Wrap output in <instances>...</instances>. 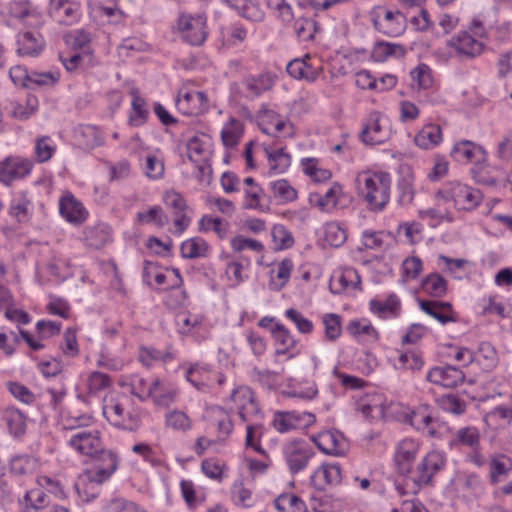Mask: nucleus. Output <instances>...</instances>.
Masks as SVG:
<instances>
[{
	"instance_id": "f257e3e1",
	"label": "nucleus",
	"mask_w": 512,
	"mask_h": 512,
	"mask_svg": "<svg viewBox=\"0 0 512 512\" xmlns=\"http://www.w3.org/2000/svg\"><path fill=\"white\" fill-rule=\"evenodd\" d=\"M69 445L79 453L89 457L93 472L88 478L98 483L105 482L117 469V455L106 449L97 430H82L75 433Z\"/></svg>"
},
{
	"instance_id": "f03ea898",
	"label": "nucleus",
	"mask_w": 512,
	"mask_h": 512,
	"mask_svg": "<svg viewBox=\"0 0 512 512\" xmlns=\"http://www.w3.org/2000/svg\"><path fill=\"white\" fill-rule=\"evenodd\" d=\"M358 194L370 211H382L390 200L391 176L387 172H362L356 178Z\"/></svg>"
},
{
	"instance_id": "7ed1b4c3",
	"label": "nucleus",
	"mask_w": 512,
	"mask_h": 512,
	"mask_svg": "<svg viewBox=\"0 0 512 512\" xmlns=\"http://www.w3.org/2000/svg\"><path fill=\"white\" fill-rule=\"evenodd\" d=\"M445 201H453L455 207L461 210H472L476 208L481 200L480 190L461 183H451L449 187L441 189L436 194Z\"/></svg>"
},
{
	"instance_id": "20e7f679",
	"label": "nucleus",
	"mask_w": 512,
	"mask_h": 512,
	"mask_svg": "<svg viewBox=\"0 0 512 512\" xmlns=\"http://www.w3.org/2000/svg\"><path fill=\"white\" fill-rule=\"evenodd\" d=\"M284 455L290 472L295 474L306 468L315 452L306 441L298 439L285 446Z\"/></svg>"
},
{
	"instance_id": "39448f33",
	"label": "nucleus",
	"mask_w": 512,
	"mask_h": 512,
	"mask_svg": "<svg viewBox=\"0 0 512 512\" xmlns=\"http://www.w3.org/2000/svg\"><path fill=\"white\" fill-rule=\"evenodd\" d=\"M178 27L183 39L193 46L202 45L206 40V17L203 15H182L178 20Z\"/></svg>"
},
{
	"instance_id": "423d86ee",
	"label": "nucleus",
	"mask_w": 512,
	"mask_h": 512,
	"mask_svg": "<svg viewBox=\"0 0 512 512\" xmlns=\"http://www.w3.org/2000/svg\"><path fill=\"white\" fill-rule=\"evenodd\" d=\"M445 465V457L438 451L429 452L417 466V476L413 478V482L421 487L431 483L433 476L443 469Z\"/></svg>"
},
{
	"instance_id": "0eeeda50",
	"label": "nucleus",
	"mask_w": 512,
	"mask_h": 512,
	"mask_svg": "<svg viewBox=\"0 0 512 512\" xmlns=\"http://www.w3.org/2000/svg\"><path fill=\"white\" fill-rule=\"evenodd\" d=\"M426 379L433 384L454 388L464 382L465 374L456 366H436L429 370Z\"/></svg>"
},
{
	"instance_id": "6e6552de",
	"label": "nucleus",
	"mask_w": 512,
	"mask_h": 512,
	"mask_svg": "<svg viewBox=\"0 0 512 512\" xmlns=\"http://www.w3.org/2000/svg\"><path fill=\"white\" fill-rule=\"evenodd\" d=\"M31 169L29 160L8 157L0 163V182L9 186L13 181L27 176Z\"/></svg>"
},
{
	"instance_id": "1a4fd4ad",
	"label": "nucleus",
	"mask_w": 512,
	"mask_h": 512,
	"mask_svg": "<svg viewBox=\"0 0 512 512\" xmlns=\"http://www.w3.org/2000/svg\"><path fill=\"white\" fill-rule=\"evenodd\" d=\"M418 449L419 445L413 439H404L398 443L394 454V462L399 474L406 476L411 473Z\"/></svg>"
},
{
	"instance_id": "9d476101",
	"label": "nucleus",
	"mask_w": 512,
	"mask_h": 512,
	"mask_svg": "<svg viewBox=\"0 0 512 512\" xmlns=\"http://www.w3.org/2000/svg\"><path fill=\"white\" fill-rule=\"evenodd\" d=\"M207 103V96L202 91H180L176 107L184 115H198L207 110Z\"/></svg>"
},
{
	"instance_id": "9b49d317",
	"label": "nucleus",
	"mask_w": 512,
	"mask_h": 512,
	"mask_svg": "<svg viewBox=\"0 0 512 512\" xmlns=\"http://www.w3.org/2000/svg\"><path fill=\"white\" fill-rule=\"evenodd\" d=\"M380 412L382 417L386 420H402L403 418L405 421H408L413 427H415L418 430H421L423 419H425L424 412L418 410L412 412L411 414H408L407 412L403 411V407L401 404L395 402L382 404L380 406Z\"/></svg>"
},
{
	"instance_id": "f8f14e48",
	"label": "nucleus",
	"mask_w": 512,
	"mask_h": 512,
	"mask_svg": "<svg viewBox=\"0 0 512 512\" xmlns=\"http://www.w3.org/2000/svg\"><path fill=\"white\" fill-rule=\"evenodd\" d=\"M452 156L458 162L481 164L486 161L487 154L482 146L464 140L455 144L452 150Z\"/></svg>"
},
{
	"instance_id": "ddd939ff",
	"label": "nucleus",
	"mask_w": 512,
	"mask_h": 512,
	"mask_svg": "<svg viewBox=\"0 0 512 512\" xmlns=\"http://www.w3.org/2000/svg\"><path fill=\"white\" fill-rule=\"evenodd\" d=\"M133 395L141 401L152 398L154 403L161 407H168L175 400L176 392L172 388H166L159 379H155L147 388V393L133 392Z\"/></svg>"
},
{
	"instance_id": "4468645a",
	"label": "nucleus",
	"mask_w": 512,
	"mask_h": 512,
	"mask_svg": "<svg viewBox=\"0 0 512 512\" xmlns=\"http://www.w3.org/2000/svg\"><path fill=\"white\" fill-rule=\"evenodd\" d=\"M59 211L63 218L75 225L84 222L88 214L82 203L70 193L60 199Z\"/></svg>"
},
{
	"instance_id": "2eb2a0df",
	"label": "nucleus",
	"mask_w": 512,
	"mask_h": 512,
	"mask_svg": "<svg viewBox=\"0 0 512 512\" xmlns=\"http://www.w3.org/2000/svg\"><path fill=\"white\" fill-rule=\"evenodd\" d=\"M449 46L466 58H474L481 54L483 44L468 32H460L449 40Z\"/></svg>"
},
{
	"instance_id": "dca6fc26",
	"label": "nucleus",
	"mask_w": 512,
	"mask_h": 512,
	"mask_svg": "<svg viewBox=\"0 0 512 512\" xmlns=\"http://www.w3.org/2000/svg\"><path fill=\"white\" fill-rule=\"evenodd\" d=\"M360 284L361 279L358 272L353 268H347L331 276L329 289L333 294H340L348 289H358Z\"/></svg>"
},
{
	"instance_id": "f3484780",
	"label": "nucleus",
	"mask_w": 512,
	"mask_h": 512,
	"mask_svg": "<svg viewBox=\"0 0 512 512\" xmlns=\"http://www.w3.org/2000/svg\"><path fill=\"white\" fill-rule=\"evenodd\" d=\"M49 14L58 23L71 25L77 18L78 4L69 0H51Z\"/></svg>"
},
{
	"instance_id": "a211bd4d",
	"label": "nucleus",
	"mask_w": 512,
	"mask_h": 512,
	"mask_svg": "<svg viewBox=\"0 0 512 512\" xmlns=\"http://www.w3.org/2000/svg\"><path fill=\"white\" fill-rule=\"evenodd\" d=\"M231 400L239 404V416L247 421V415L259 412L258 404L254 400L252 390L247 386H241L233 390Z\"/></svg>"
},
{
	"instance_id": "6ab92c4d",
	"label": "nucleus",
	"mask_w": 512,
	"mask_h": 512,
	"mask_svg": "<svg viewBox=\"0 0 512 512\" xmlns=\"http://www.w3.org/2000/svg\"><path fill=\"white\" fill-rule=\"evenodd\" d=\"M419 306L422 311L439 321L441 324L456 321L452 315V305L449 302L419 300Z\"/></svg>"
},
{
	"instance_id": "aec40b11",
	"label": "nucleus",
	"mask_w": 512,
	"mask_h": 512,
	"mask_svg": "<svg viewBox=\"0 0 512 512\" xmlns=\"http://www.w3.org/2000/svg\"><path fill=\"white\" fill-rule=\"evenodd\" d=\"M302 418H305L306 425L315 422V416L312 413H304L301 416L296 412H278L273 420V426L281 433L288 432L296 429Z\"/></svg>"
},
{
	"instance_id": "412c9836",
	"label": "nucleus",
	"mask_w": 512,
	"mask_h": 512,
	"mask_svg": "<svg viewBox=\"0 0 512 512\" xmlns=\"http://www.w3.org/2000/svg\"><path fill=\"white\" fill-rule=\"evenodd\" d=\"M19 504L20 512H47L50 497L42 489H32L25 493Z\"/></svg>"
},
{
	"instance_id": "4be33fe9",
	"label": "nucleus",
	"mask_w": 512,
	"mask_h": 512,
	"mask_svg": "<svg viewBox=\"0 0 512 512\" xmlns=\"http://www.w3.org/2000/svg\"><path fill=\"white\" fill-rule=\"evenodd\" d=\"M273 337L276 343L280 346L276 349L277 355H286L292 351L289 358L294 357L299 353L296 349L297 340L291 335L290 331L282 324H275L272 329Z\"/></svg>"
},
{
	"instance_id": "5701e85b",
	"label": "nucleus",
	"mask_w": 512,
	"mask_h": 512,
	"mask_svg": "<svg viewBox=\"0 0 512 512\" xmlns=\"http://www.w3.org/2000/svg\"><path fill=\"white\" fill-rule=\"evenodd\" d=\"M85 244L94 249L102 248L111 238L110 227L105 223L88 226L83 232Z\"/></svg>"
},
{
	"instance_id": "b1692460",
	"label": "nucleus",
	"mask_w": 512,
	"mask_h": 512,
	"mask_svg": "<svg viewBox=\"0 0 512 512\" xmlns=\"http://www.w3.org/2000/svg\"><path fill=\"white\" fill-rule=\"evenodd\" d=\"M274 84V77L271 74H260L258 76L247 77L243 81L245 96L247 98H256L263 92L268 91Z\"/></svg>"
},
{
	"instance_id": "393cba45",
	"label": "nucleus",
	"mask_w": 512,
	"mask_h": 512,
	"mask_svg": "<svg viewBox=\"0 0 512 512\" xmlns=\"http://www.w3.org/2000/svg\"><path fill=\"white\" fill-rule=\"evenodd\" d=\"M401 12L386 11L384 20L380 21L378 17H373L372 23L376 30L388 35L397 36L403 30V24L399 19H403Z\"/></svg>"
},
{
	"instance_id": "a878e982",
	"label": "nucleus",
	"mask_w": 512,
	"mask_h": 512,
	"mask_svg": "<svg viewBox=\"0 0 512 512\" xmlns=\"http://www.w3.org/2000/svg\"><path fill=\"white\" fill-rule=\"evenodd\" d=\"M360 139L365 144L376 145L384 142L385 135L382 134V128L379 123V113L370 114L368 122L360 133Z\"/></svg>"
},
{
	"instance_id": "bb28decb",
	"label": "nucleus",
	"mask_w": 512,
	"mask_h": 512,
	"mask_svg": "<svg viewBox=\"0 0 512 512\" xmlns=\"http://www.w3.org/2000/svg\"><path fill=\"white\" fill-rule=\"evenodd\" d=\"M442 140V129L437 124L425 125L415 136V144L423 149H432Z\"/></svg>"
},
{
	"instance_id": "cd10ccee",
	"label": "nucleus",
	"mask_w": 512,
	"mask_h": 512,
	"mask_svg": "<svg viewBox=\"0 0 512 512\" xmlns=\"http://www.w3.org/2000/svg\"><path fill=\"white\" fill-rule=\"evenodd\" d=\"M265 153L269 162V174L284 173L291 165V156L285 152L284 148L272 149L265 147Z\"/></svg>"
},
{
	"instance_id": "c85d7f7f",
	"label": "nucleus",
	"mask_w": 512,
	"mask_h": 512,
	"mask_svg": "<svg viewBox=\"0 0 512 512\" xmlns=\"http://www.w3.org/2000/svg\"><path fill=\"white\" fill-rule=\"evenodd\" d=\"M208 243L201 237L185 240L180 247L181 256L185 259L206 258L209 253Z\"/></svg>"
},
{
	"instance_id": "c756f323",
	"label": "nucleus",
	"mask_w": 512,
	"mask_h": 512,
	"mask_svg": "<svg viewBox=\"0 0 512 512\" xmlns=\"http://www.w3.org/2000/svg\"><path fill=\"white\" fill-rule=\"evenodd\" d=\"M244 133L243 124L234 117H231L221 131V140L226 148H235Z\"/></svg>"
},
{
	"instance_id": "7c9ffc66",
	"label": "nucleus",
	"mask_w": 512,
	"mask_h": 512,
	"mask_svg": "<svg viewBox=\"0 0 512 512\" xmlns=\"http://www.w3.org/2000/svg\"><path fill=\"white\" fill-rule=\"evenodd\" d=\"M34 32L27 31L19 35L17 52L19 55L37 56L43 48V41Z\"/></svg>"
},
{
	"instance_id": "2f4dec72",
	"label": "nucleus",
	"mask_w": 512,
	"mask_h": 512,
	"mask_svg": "<svg viewBox=\"0 0 512 512\" xmlns=\"http://www.w3.org/2000/svg\"><path fill=\"white\" fill-rule=\"evenodd\" d=\"M406 54V48L401 44L390 42H377L372 50V57L377 62H384L389 57L402 58Z\"/></svg>"
},
{
	"instance_id": "473e14b6",
	"label": "nucleus",
	"mask_w": 512,
	"mask_h": 512,
	"mask_svg": "<svg viewBox=\"0 0 512 512\" xmlns=\"http://www.w3.org/2000/svg\"><path fill=\"white\" fill-rule=\"evenodd\" d=\"M475 353V361L480 364L485 371L493 370L498 364V355L494 346L489 342H481Z\"/></svg>"
},
{
	"instance_id": "72a5a7b5",
	"label": "nucleus",
	"mask_w": 512,
	"mask_h": 512,
	"mask_svg": "<svg viewBox=\"0 0 512 512\" xmlns=\"http://www.w3.org/2000/svg\"><path fill=\"white\" fill-rule=\"evenodd\" d=\"M293 29L299 41L308 42L314 39L321 28L312 18L299 17L294 21Z\"/></svg>"
},
{
	"instance_id": "f704fd0d",
	"label": "nucleus",
	"mask_w": 512,
	"mask_h": 512,
	"mask_svg": "<svg viewBox=\"0 0 512 512\" xmlns=\"http://www.w3.org/2000/svg\"><path fill=\"white\" fill-rule=\"evenodd\" d=\"M370 309L382 318L396 317L400 311V301L396 295L391 294L385 301L371 300Z\"/></svg>"
},
{
	"instance_id": "c9c22d12",
	"label": "nucleus",
	"mask_w": 512,
	"mask_h": 512,
	"mask_svg": "<svg viewBox=\"0 0 512 512\" xmlns=\"http://www.w3.org/2000/svg\"><path fill=\"white\" fill-rule=\"evenodd\" d=\"M37 467V459L27 454L14 456L10 460V471L17 476L30 475Z\"/></svg>"
},
{
	"instance_id": "e433bc0d",
	"label": "nucleus",
	"mask_w": 512,
	"mask_h": 512,
	"mask_svg": "<svg viewBox=\"0 0 512 512\" xmlns=\"http://www.w3.org/2000/svg\"><path fill=\"white\" fill-rule=\"evenodd\" d=\"M422 289L430 296L440 298L446 294L447 281L438 273H431L421 283Z\"/></svg>"
},
{
	"instance_id": "4c0bfd02",
	"label": "nucleus",
	"mask_w": 512,
	"mask_h": 512,
	"mask_svg": "<svg viewBox=\"0 0 512 512\" xmlns=\"http://www.w3.org/2000/svg\"><path fill=\"white\" fill-rule=\"evenodd\" d=\"M274 505L279 512H286L287 507L289 512H307L305 502L294 494L283 493L279 495L275 499Z\"/></svg>"
},
{
	"instance_id": "58836bf2",
	"label": "nucleus",
	"mask_w": 512,
	"mask_h": 512,
	"mask_svg": "<svg viewBox=\"0 0 512 512\" xmlns=\"http://www.w3.org/2000/svg\"><path fill=\"white\" fill-rule=\"evenodd\" d=\"M288 74L295 79H306L314 81L318 73L311 65L302 59H294L290 61L286 68Z\"/></svg>"
},
{
	"instance_id": "ea45409f",
	"label": "nucleus",
	"mask_w": 512,
	"mask_h": 512,
	"mask_svg": "<svg viewBox=\"0 0 512 512\" xmlns=\"http://www.w3.org/2000/svg\"><path fill=\"white\" fill-rule=\"evenodd\" d=\"M132 100V113L130 114L129 120L132 125L140 126L144 124L148 117V110L146 109V101L139 95L137 89L131 90Z\"/></svg>"
},
{
	"instance_id": "a19ab883",
	"label": "nucleus",
	"mask_w": 512,
	"mask_h": 512,
	"mask_svg": "<svg viewBox=\"0 0 512 512\" xmlns=\"http://www.w3.org/2000/svg\"><path fill=\"white\" fill-rule=\"evenodd\" d=\"M512 470V460L503 455H497L492 458L490 463V478L493 484L499 482L502 477L508 475Z\"/></svg>"
},
{
	"instance_id": "79ce46f5",
	"label": "nucleus",
	"mask_w": 512,
	"mask_h": 512,
	"mask_svg": "<svg viewBox=\"0 0 512 512\" xmlns=\"http://www.w3.org/2000/svg\"><path fill=\"white\" fill-rule=\"evenodd\" d=\"M94 469L88 470L84 477L75 484L77 494L84 502H90L98 496V487L102 483H98L88 478V474L93 472Z\"/></svg>"
},
{
	"instance_id": "37998d69",
	"label": "nucleus",
	"mask_w": 512,
	"mask_h": 512,
	"mask_svg": "<svg viewBox=\"0 0 512 512\" xmlns=\"http://www.w3.org/2000/svg\"><path fill=\"white\" fill-rule=\"evenodd\" d=\"M75 136L79 143L86 148H94L101 144V137L95 126L80 125L75 129Z\"/></svg>"
},
{
	"instance_id": "c03bdc74",
	"label": "nucleus",
	"mask_w": 512,
	"mask_h": 512,
	"mask_svg": "<svg viewBox=\"0 0 512 512\" xmlns=\"http://www.w3.org/2000/svg\"><path fill=\"white\" fill-rule=\"evenodd\" d=\"M4 419L13 436L18 437L25 433L26 419L22 412L13 408L7 409L4 414Z\"/></svg>"
},
{
	"instance_id": "a18cd8bd",
	"label": "nucleus",
	"mask_w": 512,
	"mask_h": 512,
	"mask_svg": "<svg viewBox=\"0 0 512 512\" xmlns=\"http://www.w3.org/2000/svg\"><path fill=\"white\" fill-rule=\"evenodd\" d=\"M293 269L292 260L285 258L283 259L277 267L276 278L279 280L277 282L273 276H271L270 289L279 291L281 290L286 283L288 282L291 272Z\"/></svg>"
},
{
	"instance_id": "49530a36",
	"label": "nucleus",
	"mask_w": 512,
	"mask_h": 512,
	"mask_svg": "<svg viewBox=\"0 0 512 512\" xmlns=\"http://www.w3.org/2000/svg\"><path fill=\"white\" fill-rule=\"evenodd\" d=\"M271 189L274 197L279 198L282 203L292 202L297 199V191L286 179L272 182Z\"/></svg>"
},
{
	"instance_id": "de8ad7c7",
	"label": "nucleus",
	"mask_w": 512,
	"mask_h": 512,
	"mask_svg": "<svg viewBox=\"0 0 512 512\" xmlns=\"http://www.w3.org/2000/svg\"><path fill=\"white\" fill-rule=\"evenodd\" d=\"M325 241L332 247H340L347 239L346 231L336 222L325 225Z\"/></svg>"
},
{
	"instance_id": "09e8293b",
	"label": "nucleus",
	"mask_w": 512,
	"mask_h": 512,
	"mask_svg": "<svg viewBox=\"0 0 512 512\" xmlns=\"http://www.w3.org/2000/svg\"><path fill=\"white\" fill-rule=\"evenodd\" d=\"M59 75L52 72H36L31 71L26 73L24 77V85L26 87L32 88L33 85L36 86H45V85H53L58 81Z\"/></svg>"
},
{
	"instance_id": "8fccbe9b",
	"label": "nucleus",
	"mask_w": 512,
	"mask_h": 512,
	"mask_svg": "<svg viewBox=\"0 0 512 512\" xmlns=\"http://www.w3.org/2000/svg\"><path fill=\"white\" fill-rule=\"evenodd\" d=\"M325 337L328 341H336L342 333L341 317L338 314L329 313L323 316Z\"/></svg>"
},
{
	"instance_id": "3c124183",
	"label": "nucleus",
	"mask_w": 512,
	"mask_h": 512,
	"mask_svg": "<svg viewBox=\"0 0 512 512\" xmlns=\"http://www.w3.org/2000/svg\"><path fill=\"white\" fill-rule=\"evenodd\" d=\"M29 205L30 201L26 198L24 193H21L19 198L11 201L9 207V214L15 217L18 222H24L29 219Z\"/></svg>"
},
{
	"instance_id": "603ef678",
	"label": "nucleus",
	"mask_w": 512,
	"mask_h": 512,
	"mask_svg": "<svg viewBox=\"0 0 512 512\" xmlns=\"http://www.w3.org/2000/svg\"><path fill=\"white\" fill-rule=\"evenodd\" d=\"M397 188L399 191L398 203L402 206L411 204L414 199L412 175H407L399 179Z\"/></svg>"
},
{
	"instance_id": "864d4df0",
	"label": "nucleus",
	"mask_w": 512,
	"mask_h": 512,
	"mask_svg": "<svg viewBox=\"0 0 512 512\" xmlns=\"http://www.w3.org/2000/svg\"><path fill=\"white\" fill-rule=\"evenodd\" d=\"M139 221L144 223H156L158 226L163 227L169 223L168 216L163 213L160 206H154L146 212H139L137 214Z\"/></svg>"
},
{
	"instance_id": "5fc2aeb1",
	"label": "nucleus",
	"mask_w": 512,
	"mask_h": 512,
	"mask_svg": "<svg viewBox=\"0 0 512 512\" xmlns=\"http://www.w3.org/2000/svg\"><path fill=\"white\" fill-rule=\"evenodd\" d=\"M106 512H145L140 509L135 503L122 498L114 497L111 498L105 505Z\"/></svg>"
},
{
	"instance_id": "6e6d98bb",
	"label": "nucleus",
	"mask_w": 512,
	"mask_h": 512,
	"mask_svg": "<svg viewBox=\"0 0 512 512\" xmlns=\"http://www.w3.org/2000/svg\"><path fill=\"white\" fill-rule=\"evenodd\" d=\"M456 441L460 444L469 446L472 449H478L480 436L475 427H464L456 432Z\"/></svg>"
},
{
	"instance_id": "4d7b16f0",
	"label": "nucleus",
	"mask_w": 512,
	"mask_h": 512,
	"mask_svg": "<svg viewBox=\"0 0 512 512\" xmlns=\"http://www.w3.org/2000/svg\"><path fill=\"white\" fill-rule=\"evenodd\" d=\"M347 330L354 336L367 335L373 339H377L378 337L376 329L366 319L351 321L347 327Z\"/></svg>"
},
{
	"instance_id": "13d9d810",
	"label": "nucleus",
	"mask_w": 512,
	"mask_h": 512,
	"mask_svg": "<svg viewBox=\"0 0 512 512\" xmlns=\"http://www.w3.org/2000/svg\"><path fill=\"white\" fill-rule=\"evenodd\" d=\"M285 315L289 320H291L295 324L296 328L300 333H312L314 328L313 323L309 319L303 317V315L298 310L290 308L286 310Z\"/></svg>"
},
{
	"instance_id": "bf43d9fd",
	"label": "nucleus",
	"mask_w": 512,
	"mask_h": 512,
	"mask_svg": "<svg viewBox=\"0 0 512 512\" xmlns=\"http://www.w3.org/2000/svg\"><path fill=\"white\" fill-rule=\"evenodd\" d=\"M111 384V380L108 375L101 372H93L87 380V388L88 392L91 395L97 394L99 391H102L109 387Z\"/></svg>"
},
{
	"instance_id": "052dcab7",
	"label": "nucleus",
	"mask_w": 512,
	"mask_h": 512,
	"mask_svg": "<svg viewBox=\"0 0 512 512\" xmlns=\"http://www.w3.org/2000/svg\"><path fill=\"white\" fill-rule=\"evenodd\" d=\"M200 230L207 231L212 229L220 238H225L228 231V224H223L220 218L203 216L199 222Z\"/></svg>"
},
{
	"instance_id": "680f3d73",
	"label": "nucleus",
	"mask_w": 512,
	"mask_h": 512,
	"mask_svg": "<svg viewBox=\"0 0 512 512\" xmlns=\"http://www.w3.org/2000/svg\"><path fill=\"white\" fill-rule=\"evenodd\" d=\"M166 424L168 427H171L175 430H188L191 427V422L186 413L174 410L167 414L166 416Z\"/></svg>"
},
{
	"instance_id": "e2e57ef3",
	"label": "nucleus",
	"mask_w": 512,
	"mask_h": 512,
	"mask_svg": "<svg viewBox=\"0 0 512 512\" xmlns=\"http://www.w3.org/2000/svg\"><path fill=\"white\" fill-rule=\"evenodd\" d=\"M175 322L181 334H188L195 326L201 323L198 316H193L189 312H179L175 317Z\"/></svg>"
},
{
	"instance_id": "0e129e2a",
	"label": "nucleus",
	"mask_w": 512,
	"mask_h": 512,
	"mask_svg": "<svg viewBox=\"0 0 512 512\" xmlns=\"http://www.w3.org/2000/svg\"><path fill=\"white\" fill-rule=\"evenodd\" d=\"M103 414L112 424L120 426L124 417V407L121 403L111 400L104 405Z\"/></svg>"
},
{
	"instance_id": "69168bd1",
	"label": "nucleus",
	"mask_w": 512,
	"mask_h": 512,
	"mask_svg": "<svg viewBox=\"0 0 512 512\" xmlns=\"http://www.w3.org/2000/svg\"><path fill=\"white\" fill-rule=\"evenodd\" d=\"M342 187L340 184L335 183L333 184L329 190L323 195H317L318 200L316 202V205L323 211L327 207H335L337 205V195L341 193Z\"/></svg>"
},
{
	"instance_id": "338daca9",
	"label": "nucleus",
	"mask_w": 512,
	"mask_h": 512,
	"mask_svg": "<svg viewBox=\"0 0 512 512\" xmlns=\"http://www.w3.org/2000/svg\"><path fill=\"white\" fill-rule=\"evenodd\" d=\"M315 475L323 476L327 484H337L341 481V469L338 464L322 465Z\"/></svg>"
},
{
	"instance_id": "774afa93",
	"label": "nucleus",
	"mask_w": 512,
	"mask_h": 512,
	"mask_svg": "<svg viewBox=\"0 0 512 512\" xmlns=\"http://www.w3.org/2000/svg\"><path fill=\"white\" fill-rule=\"evenodd\" d=\"M403 276L408 279H416L423 269L422 261L419 257L413 256L406 258L402 264Z\"/></svg>"
}]
</instances>
